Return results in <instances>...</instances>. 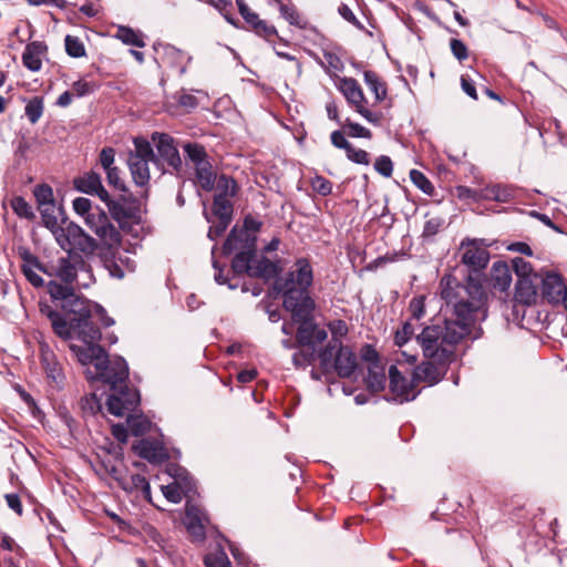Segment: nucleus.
<instances>
[{
  "label": "nucleus",
  "mask_w": 567,
  "mask_h": 567,
  "mask_svg": "<svg viewBox=\"0 0 567 567\" xmlns=\"http://www.w3.org/2000/svg\"><path fill=\"white\" fill-rule=\"evenodd\" d=\"M440 289L451 316L442 323L424 327L416 334V342L426 360L447 364L454 359L457 344L472 337L476 321L485 319L487 295L483 285L472 277L461 284L454 276L444 275Z\"/></svg>",
  "instance_id": "f257e3e1"
},
{
  "label": "nucleus",
  "mask_w": 567,
  "mask_h": 567,
  "mask_svg": "<svg viewBox=\"0 0 567 567\" xmlns=\"http://www.w3.org/2000/svg\"><path fill=\"white\" fill-rule=\"evenodd\" d=\"M70 350L82 365L87 367L85 374L89 381L109 384L111 393L106 408L110 414L122 416L138 402V391L127 385L128 365L122 357L110 359L97 343H71Z\"/></svg>",
  "instance_id": "f03ea898"
},
{
  "label": "nucleus",
  "mask_w": 567,
  "mask_h": 567,
  "mask_svg": "<svg viewBox=\"0 0 567 567\" xmlns=\"http://www.w3.org/2000/svg\"><path fill=\"white\" fill-rule=\"evenodd\" d=\"M48 293L53 301L60 302L62 310L72 317V326L84 343H96L101 339V331L95 326L99 321L104 327L114 324L105 309L99 303L79 297L74 288L50 280L47 285Z\"/></svg>",
  "instance_id": "7ed1b4c3"
},
{
  "label": "nucleus",
  "mask_w": 567,
  "mask_h": 567,
  "mask_svg": "<svg viewBox=\"0 0 567 567\" xmlns=\"http://www.w3.org/2000/svg\"><path fill=\"white\" fill-rule=\"evenodd\" d=\"M313 281V269L307 258H298L292 268L275 280L274 289L284 297L286 310H297V315H307L315 307L309 295Z\"/></svg>",
  "instance_id": "20e7f679"
},
{
  "label": "nucleus",
  "mask_w": 567,
  "mask_h": 567,
  "mask_svg": "<svg viewBox=\"0 0 567 567\" xmlns=\"http://www.w3.org/2000/svg\"><path fill=\"white\" fill-rule=\"evenodd\" d=\"M244 250L237 251L231 260V269L237 275L247 274L249 277L261 278L266 281L277 279L281 267L265 256L257 257L255 239L245 238Z\"/></svg>",
  "instance_id": "39448f33"
},
{
  "label": "nucleus",
  "mask_w": 567,
  "mask_h": 567,
  "mask_svg": "<svg viewBox=\"0 0 567 567\" xmlns=\"http://www.w3.org/2000/svg\"><path fill=\"white\" fill-rule=\"evenodd\" d=\"M56 244L69 255L81 252L85 256L93 255L97 248L96 240L87 235L79 225L66 221L53 235Z\"/></svg>",
  "instance_id": "423d86ee"
},
{
  "label": "nucleus",
  "mask_w": 567,
  "mask_h": 567,
  "mask_svg": "<svg viewBox=\"0 0 567 567\" xmlns=\"http://www.w3.org/2000/svg\"><path fill=\"white\" fill-rule=\"evenodd\" d=\"M56 244L69 255L81 252L85 256L93 255L97 248L96 240L87 235L79 225L66 221L53 235Z\"/></svg>",
  "instance_id": "0eeeda50"
},
{
  "label": "nucleus",
  "mask_w": 567,
  "mask_h": 567,
  "mask_svg": "<svg viewBox=\"0 0 567 567\" xmlns=\"http://www.w3.org/2000/svg\"><path fill=\"white\" fill-rule=\"evenodd\" d=\"M134 150L128 153L127 164L134 183L140 187L148 185L151 179L148 164L153 163L154 150L144 137L133 140Z\"/></svg>",
  "instance_id": "6e6552de"
},
{
  "label": "nucleus",
  "mask_w": 567,
  "mask_h": 567,
  "mask_svg": "<svg viewBox=\"0 0 567 567\" xmlns=\"http://www.w3.org/2000/svg\"><path fill=\"white\" fill-rule=\"evenodd\" d=\"M152 142L155 144L157 151V154L154 153L153 159V164L157 169L162 174L167 171L171 173H179L183 163L174 138L166 133L154 132L152 134Z\"/></svg>",
  "instance_id": "1a4fd4ad"
},
{
  "label": "nucleus",
  "mask_w": 567,
  "mask_h": 567,
  "mask_svg": "<svg viewBox=\"0 0 567 567\" xmlns=\"http://www.w3.org/2000/svg\"><path fill=\"white\" fill-rule=\"evenodd\" d=\"M86 226L100 238L103 245L110 249H115L121 244V233L110 221L104 212L95 208L93 214L87 215L84 219Z\"/></svg>",
  "instance_id": "9d476101"
},
{
  "label": "nucleus",
  "mask_w": 567,
  "mask_h": 567,
  "mask_svg": "<svg viewBox=\"0 0 567 567\" xmlns=\"http://www.w3.org/2000/svg\"><path fill=\"white\" fill-rule=\"evenodd\" d=\"M79 274H85L90 281L93 279L91 266L81 254H68L58 260L54 275L64 282L63 286L73 288L71 285L76 281Z\"/></svg>",
  "instance_id": "9b49d317"
},
{
  "label": "nucleus",
  "mask_w": 567,
  "mask_h": 567,
  "mask_svg": "<svg viewBox=\"0 0 567 567\" xmlns=\"http://www.w3.org/2000/svg\"><path fill=\"white\" fill-rule=\"evenodd\" d=\"M261 225H262L261 221L255 219L251 216L245 217L243 228L241 229L234 228L227 236V239L223 245V254L230 255L233 252L244 250V246H246L244 243L245 238H254L255 246H256L257 245L256 234L260 230Z\"/></svg>",
  "instance_id": "f8f14e48"
},
{
  "label": "nucleus",
  "mask_w": 567,
  "mask_h": 567,
  "mask_svg": "<svg viewBox=\"0 0 567 567\" xmlns=\"http://www.w3.org/2000/svg\"><path fill=\"white\" fill-rule=\"evenodd\" d=\"M340 90L347 101L355 106L357 112L363 116L368 122L377 124L380 116L377 113L371 112L364 106L367 102L362 89L358 81L352 78H344L340 81Z\"/></svg>",
  "instance_id": "ddd939ff"
},
{
  "label": "nucleus",
  "mask_w": 567,
  "mask_h": 567,
  "mask_svg": "<svg viewBox=\"0 0 567 567\" xmlns=\"http://www.w3.org/2000/svg\"><path fill=\"white\" fill-rule=\"evenodd\" d=\"M172 475L174 482L162 486V492L167 501L178 504L184 496L195 493V483L184 468H176Z\"/></svg>",
  "instance_id": "4468645a"
},
{
  "label": "nucleus",
  "mask_w": 567,
  "mask_h": 567,
  "mask_svg": "<svg viewBox=\"0 0 567 567\" xmlns=\"http://www.w3.org/2000/svg\"><path fill=\"white\" fill-rule=\"evenodd\" d=\"M389 379L390 391L393 394L394 401L404 403L413 401L417 396L419 392L415 391V382L413 379L408 380L394 364L389 369Z\"/></svg>",
  "instance_id": "2eb2a0df"
},
{
  "label": "nucleus",
  "mask_w": 567,
  "mask_h": 567,
  "mask_svg": "<svg viewBox=\"0 0 567 567\" xmlns=\"http://www.w3.org/2000/svg\"><path fill=\"white\" fill-rule=\"evenodd\" d=\"M462 262L473 270L484 269L489 261V252L478 245L477 239L462 241Z\"/></svg>",
  "instance_id": "dca6fc26"
},
{
  "label": "nucleus",
  "mask_w": 567,
  "mask_h": 567,
  "mask_svg": "<svg viewBox=\"0 0 567 567\" xmlns=\"http://www.w3.org/2000/svg\"><path fill=\"white\" fill-rule=\"evenodd\" d=\"M236 4L243 19L258 37L269 40L271 37L278 35L275 25L260 19L256 12L250 10L245 0H236Z\"/></svg>",
  "instance_id": "f3484780"
},
{
  "label": "nucleus",
  "mask_w": 567,
  "mask_h": 567,
  "mask_svg": "<svg viewBox=\"0 0 567 567\" xmlns=\"http://www.w3.org/2000/svg\"><path fill=\"white\" fill-rule=\"evenodd\" d=\"M112 217L117 220L121 225L127 224L137 218L138 206L135 200H131L124 196H121L116 200L105 202Z\"/></svg>",
  "instance_id": "a211bd4d"
},
{
  "label": "nucleus",
  "mask_w": 567,
  "mask_h": 567,
  "mask_svg": "<svg viewBox=\"0 0 567 567\" xmlns=\"http://www.w3.org/2000/svg\"><path fill=\"white\" fill-rule=\"evenodd\" d=\"M39 310L42 316H45L50 320L51 327L56 336L64 340L72 337V331L74 330V327L72 326V318L70 319V322H68L59 311L42 301L39 302Z\"/></svg>",
  "instance_id": "6ab92c4d"
},
{
  "label": "nucleus",
  "mask_w": 567,
  "mask_h": 567,
  "mask_svg": "<svg viewBox=\"0 0 567 567\" xmlns=\"http://www.w3.org/2000/svg\"><path fill=\"white\" fill-rule=\"evenodd\" d=\"M208 522L207 515L196 505L186 504L184 524L188 533L198 540L205 537V524Z\"/></svg>",
  "instance_id": "aec40b11"
},
{
  "label": "nucleus",
  "mask_w": 567,
  "mask_h": 567,
  "mask_svg": "<svg viewBox=\"0 0 567 567\" xmlns=\"http://www.w3.org/2000/svg\"><path fill=\"white\" fill-rule=\"evenodd\" d=\"M567 285L558 274L547 272L542 278L540 291L544 299L549 303L559 305Z\"/></svg>",
  "instance_id": "412c9836"
},
{
  "label": "nucleus",
  "mask_w": 567,
  "mask_h": 567,
  "mask_svg": "<svg viewBox=\"0 0 567 567\" xmlns=\"http://www.w3.org/2000/svg\"><path fill=\"white\" fill-rule=\"evenodd\" d=\"M74 186L78 190L89 195H95L103 202L109 200V193L102 184L101 175L93 171L75 178Z\"/></svg>",
  "instance_id": "4be33fe9"
},
{
  "label": "nucleus",
  "mask_w": 567,
  "mask_h": 567,
  "mask_svg": "<svg viewBox=\"0 0 567 567\" xmlns=\"http://www.w3.org/2000/svg\"><path fill=\"white\" fill-rule=\"evenodd\" d=\"M40 359L48 379H50L56 385H61L65 379L63 369L55 353L50 349L48 344H41Z\"/></svg>",
  "instance_id": "5701e85b"
},
{
  "label": "nucleus",
  "mask_w": 567,
  "mask_h": 567,
  "mask_svg": "<svg viewBox=\"0 0 567 567\" xmlns=\"http://www.w3.org/2000/svg\"><path fill=\"white\" fill-rule=\"evenodd\" d=\"M38 210L40 212L43 226L48 228L52 235H54L58 229L68 221L63 207L58 205L56 202L42 208H38Z\"/></svg>",
  "instance_id": "b1692460"
},
{
  "label": "nucleus",
  "mask_w": 567,
  "mask_h": 567,
  "mask_svg": "<svg viewBox=\"0 0 567 567\" xmlns=\"http://www.w3.org/2000/svg\"><path fill=\"white\" fill-rule=\"evenodd\" d=\"M315 307H312L307 315H297V310H289L292 315V319L299 323L297 329V341L301 346L312 347L313 348V330L316 323L312 320V312Z\"/></svg>",
  "instance_id": "393cba45"
},
{
  "label": "nucleus",
  "mask_w": 567,
  "mask_h": 567,
  "mask_svg": "<svg viewBox=\"0 0 567 567\" xmlns=\"http://www.w3.org/2000/svg\"><path fill=\"white\" fill-rule=\"evenodd\" d=\"M47 51L48 47L42 41L28 43L22 53L23 65L32 72H39L42 68V56L45 55Z\"/></svg>",
  "instance_id": "a878e982"
},
{
  "label": "nucleus",
  "mask_w": 567,
  "mask_h": 567,
  "mask_svg": "<svg viewBox=\"0 0 567 567\" xmlns=\"http://www.w3.org/2000/svg\"><path fill=\"white\" fill-rule=\"evenodd\" d=\"M333 367L339 377H351L357 368L355 354L348 347H342L340 344L333 360Z\"/></svg>",
  "instance_id": "bb28decb"
},
{
  "label": "nucleus",
  "mask_w": 567,
  "mask_h": 567,
  "mask_svg": "<svg viewBox=\"0 0 567 567\" xmlns=\"http://www.w3.org/2000/svg\"><path fill=\"white\" fill-rule=\"evenodd\" d=\"M135 453L150 462H161L167 455L164 447L157 442L143 439L133 445Z\"/></svg>",
  "instance_id": "cd10ccee"
},
{
  "label": "nucleus",
  "mask_w": 567,
  "mask_h": 567,
  "mask_svg": "<svg viewBox=\"0 0 567 567\" xmlns=\"http://www.w3.org/2000/svg\"><path fill=\"white\" fill-rule=\"evenodd\" d=\"M437 362L427 360L419 364L413 372L414 382H425L429 385L436 384L442 379V372Z\"/></svg>",
  "instance_id": "c85d7f7f"
},
{
  "label": "nucleus",
  "mask_w": 567,
  "mask_h": 567,
  "mask_svg": "<svg viewBox=\"0 0 567 567\" xmlns=\"http://www.w3.org/2000/svg\"><path fill=\"white\" fill-rule=\"evenodd\" d=\"M480 198L498 203H508L515 198V188L502 184L487 185L480 189Z\"/></svg>",
  "instance_id": "c756f323"
},
{
  "label": "nucleus",
  "mask_w": 567,
  "mask_h": 567,
  "mask_svg": "<svg viewBox=\"0 0 567 567\" xmlns=\"http://www.w3.org/2000/svg\"><path fill=\"white\" fill-rule=\"evenodd\" d=\"M120 486L130 493L141 492L147 499L151 498V486L145 476L141 474H131L116 478Z\"/></svg>",
  "instance_id": "7c9ffc66"
},
{
  "label": "nucleus",
  "mask_w": 567,
  "mask_h": 567,
  "mask_svg": "<svg viewBox=\"0 0 567 567\" xmlns=\"http://www.w3.org/2000/svg\"><path fill=\"white\" fill-rule=\"evenodd\" d=\"M138 401H141V398L138 396ZM140 402H137L132 409L127 410V412L122 415L121 417L126 416V424L130 430V432L135 435L140 436L146 433L151 426V422L142 414H133L138 406Z\"/></svg>",
  "instance_id": "2f4dec72"
},
{
  "label": "nucleus",
  "mask_w": 567,
  "mask_h": 567,
  "mask_svg": "<svg viewBox=\"0 0 567 567\" xmlns=\"http://www.w3.org/2000/svg\"><path fill=\"white\" fill-rule=\"evenodd\" d=\"M491 277L494 288L505 291L512 282L511 268L506 262L497 261L493 264Z\"/></svg>",
  "instance_id": "473e14b6"
},
{
  "label": "nucleus",
  "mask_w": 567,
  "mask_h": 567,
  "mask_svg": "<svg viewBox=\"0 0 567 567\" xmlns=\"http://www.w3.org/2000/svg\"><path fill=\"white\" fill-rule=\"evenodd\" d=\"M537 289L533 278L517 279L515 298L524 305H532L536 301Z\"/></svg>",
  "instance_id": "72a5a7b5"
},
{
  "label": "nucleus",
  "mask_w": 567,
  "mask_h": 567,
  "mask_svg": "<svg viewBox=\"0 0 567 567\" xmlns=\"http://www.w3.org/2000/svg\"><path fill=\"white\" fill-rule=\"evenodd\" d=\"M386 377L382 367L378 363H373L368 369L365 377V383L369 390L372 392H380L384 390Z\"/></svg>",
  "instance_id": "f704fd0d"
},
{
  "label": "nucleus",
  "mask_w": 567,
  "mask_h": 567,
  "mask_svg": "<svg viewBox=\"0 0 567 567\" xmlns=\"http://www.w3.org/2000/svg\"><path fill=\"white\" fill-rule=\"evenodd\" d=\"M279 12L281 17L291 25H295L299 29H306L307 28V21L303 20L295 7V4L291 3L290 0H287V2L281 1L278 4Z\"/></svg>",
  "instance_id": "c9c22d12"
},
{
  "label": "nucleus",
  "mask_w": 567,
  "mask_h": 567,
  "mask_svg": "<svg viewBox=\"0 0 567 567\" xmlns=\"http://www.w3.org/2000/svg\"><path fill=\"white\" fill-rule=\"evenodd\" d=\"M364 82L369 90L374 94L378 102H382L386 97V85L382 82L379 75L373 71H365Z\"/></svg>",
  "instance_id": "e433bc0d"
},
{
  "label": "nucleus",
  "mask_w": 567,
  "mask_h": 567,
  "mask_svg": "<svg viewBox=\"0 0 567 567\" xmlns=\"http://www.w3.org/2000/svg\"><path fill=\"white\" fill-rule=\"evenodd\" d=\"M196 171V179L199 186L204 190H212L214 188L216 182V175L213 172V167L209 162L204 163V165H198L195 167Z\"/></svg>",
  "instance_id": "4c0bfd02"
},
{
  "label": "nucleus",
  "mask_w": 567,
  "mask_h": 567,
  "mask_svg": "<svg viewBox=\"0 0 567 567\" xmlns=\"http://www.w3.org/2000/svg\"><path fill=\"white\" fill-rule=\"evenodd\" d=\"M116 38L127 45H133L137 48L145 47L143 34L140 31H135L130 27H118L116 31Z\"/></svg>",
  "instance_id": "58836bf2"
},
{
  "label": "nucleus",
  "mask_w": 567,
  "mask_h": 567,
  "mask_svg": "<svg viewBox=\"0 0 567 567\" xmlns=\"http://www.w3.org/2000/svg\"><path fill=\"white\" fill-rule=\"evenodd\" d=\"M213 214L217 219L231 220L233 204L230 198L223 197L221 195H215L213 203Z\"/></svg>",
  "instance_id": "ea45409f"
},
{
  "label": "nucleus",
  "mask_w": 567,
  "mask_h": 567,
  "mask_svg": "<svg viewBox=\"0 0 567 567\" xmlns=\"http://www.w3.org/2000/svg\"><path fill=\"white\" fill-rule=\"evenodd\" d=\"M184 152L188 161H190L194 166L204 165V163L208 162L207 153L205 147L198 143H187L183 146Z\"/></svg>",
  "instance_id": "a19ab883"
},
{
  "label": "nucleus",
  "mask_w": 567,
  "mask_h": 567,
  "mask_svg": "<svg viewBox=\"0 0 567 567\" xmlns=\"http://www.w3.org/2000/svg\"><path fill=\"white\" fill-rule=\"evenodd\" d=\"M10 206L14 214L20 218H24L27 220H33L35 218V213L32 206L22 196L13 197L10 202Z\"/></svg>",
  "instance_id": "79ce46f5"
},
{
  "label": "nucleus",
  "mask_w": 567,
  "mask_h": 567,
  "mask_svg": "<svg viewBox=\"0 0 567 567\" xmlns=\"http://www.w3.org/2000/svg\"><path fill=\"white\" fill-rule=\"evenodd\" d=\"M33 196L37 202V207L42 208L55 202L53 189L48 184H40L33 188Z\"/></svg>",
  "instance_id": "37998d69"
},
{
  "label": "nucleus",
  "mask_w": 567,
  "mask_h": 567,
  "mask_svg": "<svg viewBox=\"0 0 567 567\" xmlns=\"http://www.w3.org/2000/svg\"><path fill=\"white\" fill-rule=\"evenodd\" d=\"M410 179L424 194L429 196L434 195L435 187L433 186L432 182L421 171L411 169Z\"/></svg>",
  "instance_id": "c03bdc74"
},
{
  "label": "nucleus",
  "mask_w": 567,
  "mask_h": 567,
  "mask_svg": "<svg viewBox=\"0 0 567 567\" xmlns=\"http://www.w3.org/2000/svg\"><path fill=\"white\" fill-rule=\"evenodd\" d=\"M237 184L234 178L227 175H220L217 179L216 194L226 198H231L236 195Z\"/></svg>",
  "instance_id": "a18cd8bd"
},
{
  "label": "nucleus",
  "mask_w": 567,
  "mask_h": 567,
  "mask_svg": "<svg viewBox=\"0 0 567 567\" xmlns=\"http://www.w3.org/2000/svg\"><path fill=\"white\" fill-rule=\"evenodd\" d=\"M415 334V327L411 320L405 321L400 329L394 333V344L403 347L408 343Z\"/></svg>",
  "instance_id": "49530a36"
},
{
  "label": "nucleus",
  "mask_w": 567,
  "mask_h": 567,
  "mask_svg": "<svg viewBox=\"0 0 567 567\" xmlns=\"http://www.w3.org/2000/svg\"><path fill=\"white\" fill-rule=\"evenodd\" d=\"M43 100L41 97L31 99L24 109L25 115L31 124H35L43 114Z\"/></svg>",
  "instance_id": "de8ad7c7"
},
{
  "label": "nucleus",
  "mask_w": 567,
  "mask_h": 567,
  "mask_svg": "<svg viewBox=\"0 0 567 567\" xmlns=\"http://www.w3.org/2000/svg\"><path fill=\"white\" fill-rule=\"evenodd\" d=\"M339 347H340L339 339L332 338V340L328 343V346L322 351H320L319 359H320L321 367L323 369H328L329 367H331L332 360L336 358V354H337L336 349L337 348L339 349Z\"/></svg>",
  "instance_id": "09e8293b"
},
{
  "label": "nucleus",
  "mask_w": 567,
  "mask_h": 567,
  "mask_svg": "<svg viewBox=\"0 0 567 567\" xmlns=\"http://www.w3.org/2000/svg\"><path fill=\"white\" fill-rule=\"evenodd\" d=\"M513 270L517 276V279L536 278L537 276L533 272L532 265L522 257H516L512 260Z\"/></svg>",
  "instance_id": "8fccbe9b"
},
{
  "label": "nucleus",
  "mask_w": 567,
  "mask_h": 567,
  "mask_svg": "<svg viewBox=\"0 0 567 567\" xmlns=\"http://www.w3.org/2000/svg\"><path fill=\"white\" fill-rule=\"evenodd\" d=\"M204 561L206 567H230V561L223 548L206 555Z\"/></svg>",
  "instance_id": "3c124183"
},
{
  "label": "nucleus",
  "mask_w": 567,
  "mask_h": 567,
  "mask_svg": "<svg viewBox=\"0 0 567 567\" xmlns=\"http://www.w3.org/2000/svg\"><path fill=\"white\" fill-rule=\"evenodd\" d=\"M65 51L72 58H82L85 55V49L78 37L68 34L65 37Z\"/></svg>",
  "instance_id": "603ef678"
},
{
  "label": "nucleus",
  "mask_w": 567,
  "mask_h": 567,
  "mask_svg": "<svg viewBox=\"0 0 567 567\" xmlns=\"http://www.w3.org/2000/svg\"><path fill=\"white\" fill-rule=\"evenodd\" d=\"M116 254L117 252L113 251L111 258L105 256L104 265H105V268L110 271V275L112 277L121 279L124 277L125 272H124L122 265H120L116 260ZM117 259L121 264L124 262V260L121 257H118Z\"/></svg>",
  "instance_id": "864d4df0"
},
{
  "label": "nucleus",
  "mask_w": 567,
  "mask_h": 567,
  "mask_svg": "<svg viewBox=\"0 0 567 567\" xmlns=\"http://www.w3.org/2000/svg\"><path fill=\"white\" fill-rule=\"evenodd\" d=\"M409 311L411 313V321H419L420 319H422L425 315V297L417 296L412 298L409 305Z\"/></svg>",
  "instance_id": "5fc2aeb1"
},
{
  "label": "nucleus",
  "mask_w": 567,
  "mask_h": 567,
  "mask_svg": "<svg viewBox=\"0 0 567 567\" xmlns=\"http://www.w3.org/2000/svg\"><path fill=\"white\" fill-rule=\"evenodd\" d=\"M312 189L321 196H328L332 192V183L321 175L311 178Z\"/></svg>",
  "instance_id": "6e6d98bb"
},
{
  "label": "nucleus",
  "mask_w": 567,
  "mask_h": 567,
  "mask_svg": "<svg viewBox=\"0 0 567 567\" xmlns=\"http://www.w3.org/2000/svg\"><path fill=\"white\" fill-rule=\"evenodd\" d=\"M73 209L84 219L87 217V215H91L93 212H95V209L92 208V202L86 197L75 198L73 200Z\"/></svg>",
  "instance_id": "4d7b16f0"
},
{
  "label": "nucleus",
  "mask_w": 567,
  "mask_h": 567,
  "mask_svg": "<svg viewBox=\"0 0 567 567\" xmlns=\"http://www.w3.org/2000/svg\"><path fill=\"white\" fill-rule=\"evenodd\" d=\"M374 169L384 177H390L393 172V163L386 155L379 156L374 162Z\"/></svg>",
  "instance_id": "13d9d810"
},
{
  "label": "nucleus",
  "mask_w": 567,
  "mask_h": 567,
  "mask_svg": "<svg viewBox=\"0 0 567 567\" xmlns=\"http://www.w3.org/2000/svg\"><path fill=\"white\" fill-rule=\"evenodd\" d=\"M348 159L355 164L360 165H369L370 164V155L367 151L361 148H354L352 145L346 152Z\"/></svg>",
  "instance_id": "bf43d9fd"
},
{
  "label": "nucleus",
  "mask_w": 567,
  "mask_h": 567,
  "mask_svg": "<svg viewBox=\"0 0 567 567\" xmlns=\"http://www.w3.org/2000/svg\"><path fill=\"white\" fill-rule=\"evenodd\" d=\"M315 359V350L312 347L308 351H299L293 353L292 362L297 368L307 367L312 363Z\"/></svg>",
  "instance_id": "052dcab7"
},
{
  "label": "nucleus",
  "mask_w": 567,
  "mask_h": 567,
  "mask_svg": "<svg viewBox=\"0 0 567 567\" xmlns=\"http://www.w3.org/2000/svg\"><path fill=\"white\" fill-rule=\"evenodd\" d=\"M444 226V219L441 217H432L425 221L423 228V236L431 237L436 235Z\"/></svg>",
  "instance_id": "680f3d73"
},
{
  "label": "nucleus",
  "mask_w": 567,
  "mask_h": 567,
  "mask_svg": "<svg viewBox=\"0 0 567 567\" xmlns=\"http://www.w3.org/2000/svg\"><path fill=\"white\" fill-rule=\"evenodd\" d=\"M450 48L453 55L460 61H464L468 58V50L465 43L458 39H452L450 42Z\"/></svg>",
  "instance_id": "e2e57ef3"
},
{
  "label": "nucleus",
  "mask_w": 567,
  "mask_h": 567,
  "mask_svg": "<svg viewBox=\"0 0 567 567\" xmlns=\"http://www.w3.org/2000/svg\"><path fill=\"white\" fill-rule=\"evenodd\" d=\"M115 151L112 147H104L100 153V164L105 172L115 167Z\"/></svg>",
  "instance_id": "0e129e2a"
},
{
  "label": "nucleus",
  "mask_w": 567,
  "mask_h": 567,
  "mask_svg": "<svg viewBox=\"0 0 567 567\" xmlns=\"http://www.w3.org/2000/svg\"><path fill=\"white\" fill-rule=\"evenodd\" d=\"M347 127L349 128L348 134L351 137L371 138L372 136L371 131L359 123L348 122Z\"/></svg>",
  "instance_id": "69168bd1"
},
{
  "label": "nucleus",
  "mask_w": 567,
  "mask_h": 567,
  "mask_svg": "<svg viewBox=\"0 0 567 567\" xmlns=\"http://www.w3.org/2000/svg\"><path fill=\"white\" fill-rule=\"evenodd\" d=\"M229 223H230V220L218 219L216 224H213L209 227V230L207 234L208 238L210 240H216L218 237H220L226 231Z\"/></svg>",
  "instance_id": "338daca9"
},
{
  "label": "nucleus",
  "mask_w": 567,
  "mask_h": 567,
  "mask_svg": "<svg viewBox=\"0 0 567 567\" xmlns=\"http://www.w3.org/2000/svg\"><path fill=\"white\" fill-rule=\"evenodd\" d=\"M106 173L107 183L110 186H113L115 189L124 190L125 184L120 177V169L115 166L109 169Z\"/></svg>",
  "instance_id": "774afa93"
}]
</instances>
